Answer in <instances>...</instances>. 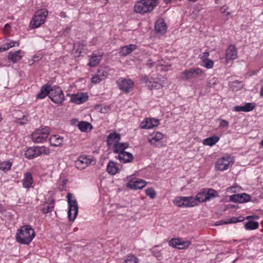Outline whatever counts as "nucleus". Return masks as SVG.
I'll list each match as a JSON object with an SVG mask.
<instances>
[{"label":"nucleus","instance_id":"f257e3e1","mask_svg":"<svg viewBox=\"0 0 263 263\" xmlns=\"http://www.w3.org/2000/svg\"><path fill=\"white\" fill-rule=\"evenodd\" d=\"M35 236L34 230L30 226H23L16 233V239L21 244L28 245Z\"/></svg>","mask_w":263,"mask_h":263},{"label":"nucleus","instance_id":"f03ea898","mask_svg":"<svg viewBox=\"0 0 263 263\" xmlns=\"http://www.w3.org/2000/svg\"><path fill=\"white\" fill-rule=\"evenodd\" d=\"M157 4V0H140L135 3L134 11L141 14L149 13L154 9Z\"/></svg>","mask_w":263,"mask_h":263},{"label":"nucleus","instance_id":"7ed1b4c3","mask_svg":"<svg viewBox=\"0 0 263 263\" xmlns=\"http://www.w3.org/2000/svg\"><path fill=\"white\" fill-rule=\"evenodd\" d=\"M48 14V11L45 9H41L35 11L30 22V26L32 28H38L43 24Z\"/></svg>","mask_w":263,"mask_h":263},{"label":"nucleus","instance_id":"20e7f679","mask_svg":"<svg viewBox=\"0 0 263 263\" xmlns=\"http://www.w3.org/2000/svg\"><path fill=\"white\" fill-rule=\"evenodd\" d=\"M50 150L44 146H32L29 147L25 152V157L28 159H33L42 154L49 155Z\"/></svg>","mask_w":263,"mask_h":263},{"label":"nucleus","instance_id":"39448f33","mask_svg":"<svg viewBox=\"0 0 263 263\" xmlns=\"http://www.w3.org/2000/svg\"><path fill=\"white\" fill-rule=\"evenodd\" d=\"M147 140L150 144L154 147H160L166 145L164 135L158 132H153L148 135Z\"/></svg>","mask_w":263,"mask_h":263},{"label":"nucleus","instance_id":"423d86ee","mask_svg":"<svg viewBox=\"0 0 263 263\" xmlns=\"http://www.w3.org/2000/svg\"><path fill=\"white\" fill-rule=\"evenodd\" d=\"M49 134V129L47 127L37 128L31 135V139L34 143H42L45 142Z\"/></svg>","mask_w":263,"mask_h":263},{"label":"nucleus","instance_id":"0eeeda50","mask_svg":"<svg viewBox=\"0 0 263 263\" xmlns=\"http://www.w3.org/2000/svg\"><path fill=\"white\" fill-rule=\"evenodd\" d=\"M234 161L229 155L222 157L217 159L215 163V170L218 171H224L232 166Z\"/></svg>","mask_w":263,"mask_h":263},{"label":"nucleus","instance_id":"6e6552de","mask_svg":"<svg viewBox=\"0 0 263 263\" xmlns=\"http://www.w3.org/2000/svg\"><path fill=\"white\" fill-rule=\"evenodd\" d=\"M69 204L68 216L70 221H74L78 213V205L75 199H72V195L68 193L67 195Z\"/></svg>","mask_w":263,"mask_h":263},{"label":"nucleus","instance_id":"1a4fd4ad","mask_svg":"<svg viewBox=\"0 0 263 263\" xmlns=\"http://www.w3.org/2000/svg\"><path fill=\"white\" fill-rule=\"evenodd\" d=\"M49 98L53 102L58 104H62L65 100L63 91L57 86H51Z\"/></svg>","mask_w":263,"mask_h":263},{"label":"nucleus","instance_id":"9d476101","mask_svg":"<svg viewBox=\"0 0 263 263\" xmlns=\"http://www.w3.org/2000/svg\"><path fill=\"white\" fill-rule=\"evenodd\" d=\"M173 202L178 207H193L197 205L193 197H177L173 200Z\"/></svg>","mask_w":263,"mask_h":263},{"label":"nucleus","instance_id":"9b49d317","mask_svg":"<svg viewBox=\"0 0 263 263\" xmlns=\"http://www.w3.org/2000/svg\"><path fill=\"white\" fill-rule=\"evenodd\" d=\"M202 72V70L199 68L185 70L181 73V78L185 80H191L201 75Z\"/></svg>","mask_w":263,"mask_h":263},{"label":"nucleus","instance_id":"f8f14e48","mask_svg":"<svg viewBox=\"0 0 263 263\" xmlns=\"http://www.w3.org/2000/svg\"><path fill=\"white\" fill-rule=\"evenodd\" d=\"M117 84L119 88L126 92L128 93L133 88L134 83L131 79H126L120 78L117 81Z\"/></svg>","mask_w":263,"mask_h":263},{"label":"nucleus","instance_id":"ddd939ff","mask_svg":"<svg viewBox=\"0 0 263 263\" xmlns=\"http://www.w3.org/2000/svg\"><path fill=\"white\" fill-rule=\"evenodd\" d=\"M146 182L143 180L137 178L130 179L126 184L127 187L133 190H141L145 187Z\"/></svg>","mask_w":263,"mask_h":263},{"label":"nucleus","instance_id":"4468645a","mask_svg":"<svg viewBox=\"0 0 263 263\" xmlns=\"http://www.w3.org/2000/svg\"><path fill=\"white\" fill-rule=\"evenodd\" d=\"M168 244L170 246L178 249H185L191 245V242L190 241H184L181 238H172L169 241Z\"/></svg>","mask_w":263,"mask_h":263},{"label":"nucleus","instance_id":"2eb2a0df","mask_svg":"<svg viewBox=\"0 0 263 263\" xmlns=\"http://www.w3.org/2000/svg\"><path fill=\"white\" fill-rule=\"evenodd\" d=\"M93 160L87 156H81L75 162V165L79 170H83L91 164Z\"/></svg>","mask_w":263,"mask_h":263},{"label":"nucleus","instance_id":"dca6fc26","mask_svg":"<svg viewBox=\"0 0 263 263\" xmlns=\"http://www.w3.org/2000/svg\"><path fill=\"white\" fill-rule=\"evenodd\" d=\"M159 124V120L153 118H146L140 124L141 129H151Z\"/></svg>","mask_w":263,"mask_h":263},{"label":"nucleus","instance_id":"f3484780","mask_svg":"<svg viewBox=\"0 0 263 263\" xmlns=\"http://www.w3.org/2000/svg\"><path fill=\"white\" fill-rule=\"evenodd\" d=\"M250 200V196L246 193H241L231 195L230 200L235 203L246 202Z\"/></svg>","mask_w":263,"mask_h":263},{"label":"nucleus","instance_id":"a211bd4d","mask_svg":"<svg viewBox=\"0 0 263 263\" xmlns=\"http://www.w3.org/2000/svg\"><path fill=\"white\" fill-rule=\"evenodd\" d=\"M103 56V53L100 51H94L89 59L88 65L90 67H95L98 65Z\"/></svg>","mask_w":263,"mask_h":263},{"label":"nucleus","instance_id":"6ab92c4d","mask_svg":"<svg viewBox=\"0 0 263 263\" xmlns=\"http://www.w3.org/2000/svg\"><path fill=\"white\" fill-rule=\"evenodd\" d=\"M88 99V96L85 93L73 94L71 95L70 101L77 104H82Z\"/></svg>","mask_w":263,"mask_h":263},{"label":"nucleus","instance_id":"aec40b11","mask_svg":"<svg viewBox=\"0 0 263 263\" xmlns=\"http://www.w3.org/2000/svg\"><path fill=\"white\" fill-rule=\"evenodd\" d=\"M24 55V52L21 50L14 52L10 51L8 55V59L13 63L20 61Z\"/></svg>","mask_w":263,"mask_h":263},{"label":"nucleus","instance_id":"412c9836","mask_svg":"<svg viewBox=\"0 0 263 263\" xmlns=\"http://www.w3.org/2000/svg\"><path fill=\"white\" fill-rule=\"evenodd\" d=\"M237 57V51L234 45H230L226 50V58L227 60H234Z\"/></svg>","mask_w":263,"mask_h":263},{"label":"nucleus","instance_id":"4be33fe9","mask_svg":"<svg viewBox=\"0 0 263 263\" xmlns=\"http://www.w3.org/2000/svg\"><path fill=\"white\" fill-rule=\"evenodd\" d=\"M51 88V85L48 84L42 86L40 91L36 95V98L38 99H42L45 98L47 96H48L49 97Z\"/></svg>","mask_w":263,"mask_h":263},{"label":"nucleus","instance_id":"5701e85b","mask_svg":"<svg viewBox=\"0 0 263 263\" xmlns=\"http://www.w3.org/2000/svg\"><path fill=\"white\" fill-rule=\"evenodd\" d=\"M128 146L129 145L127 143H120L119 142L114 144L112 147L113 152L118 155L122 153H125L126 152L125 151V149L128 148Z\"/></svg>","mask_w":263,"mask_h":263},{"label":"nucleus","instance_id":"b1692460","mask_svg":"<svg viewBox=\"0 0 263 263\" xmlns=\"http://www.w3.org/2000/svg\"><path fill=\"white\" fill-rule=\"evenodd\" d=\"M116 158L119 160L120 162L128 163L133 161L134 156L131 153L126 152L119 154Z\"/></svg>","mask_w":263,"mask_h":263},{"label":"nucleus","instance_id":"393cba45","mask_svg":"<svg viewBox=\"0 0 263 263\" xmlns=\"http://www.w3.org/2000/svg\"><path fill=\"white\" fill-rule=\"evenodd\" d=\"M137 48V46L135 44H129L125 46L121 47V50L119 52V54L121 56L125 57L130 53H132L133 51L136 50Z\"/></svg>","mask_w":263,"mask_h":263},{"label":"nucleus","instance_id":"a878e982","mask_svg":"<svg viewBox=\"0 0 263 263\" xmlns=\"http://www.w3.org/2000/svg\"><path fill=\"white\" fill-rule=\"evenodd\" d=\"M22 182L23 187L25 188L28 189L32 186L33 180L30 172H27L24 174Z\"/></svg>","mask_w":263,"mask_h":263},{"label":"nucleus","instance_id":"bb28decb","mask_svg":"<svg viewBox=\"0 0 263 263\" xmlns=\"http://www.w3.org/2000/svg\"><path fill=\"white\" fill-rule=\"evenodd\" d=\"M121 139V135L116 132L110 134L107 137L106 142L108 145H111L119 142Z\"/></svg>","mask_w":263,"mask_h":263},{"label":"nucleus","instance_id":"cd10ccee","mask_svg":"<svg viewBox=\"0 0 263 263\" xmlns=\"http://www.w3.org/2000/svg\"><path fill=\"white\" fill-rule=\"evenodd\" d=\"M63 137L58 135H52L49 138V142L51 146H61L63 142Z\"/></svg>","mask_w":263,"mask_h":263},{"label":"nucleus","instance_id":"c85d7f7f","mask_svg":"<svg viewBox=\"0 0 263 263\" xmlns=\"http://www.w3.org/2000/svg\"><path fill=\"white\" fill-rule=\"evenodd\" d=\"M155 29L157 33H164L166 30V25L162 18L157 21L155 25Z\"/></svg>","mask_w":263,"mask_h":263},{"label":"nucleus","instance_id":"c756f323","mask_svg":"<svg viewBox=\"0 0 263 263\" xmlns=\"http://www.w3.org/2000/svg\"><path fill=\"white\" fill-rule=\"evenodd\" d=\"M107 72L103 69L98 70L97 74L92 77L91 78V82L97 84L100 83L105 77L107 76Z\"/></svg>","mask_w":263,"mask_h":263},{"label":"nucleus","instance_id":"7c9ffc66","mask_svg":"<svg viewBox=\"0 0 263 263\" xmlns=\"http://www.w3.org/2000/svg\"><path fill=\"white\" fill-rule=\"evenodd\" d=\"M106 171L108 173L111 175H115L119 171L117 163L114 161H110L107 164Z\"/></svg>","mask_w":263,"mask_h":263},{"label":"nucleus","instance_id":"2f4dec72","mask_svg":"<svg viewBox=\"0 0 263 263\" xmlns=\"http://www.w3.org/2000/svg\"><path fill=\"white\" fill-rule=\"evenodd\" d=\"M78 127L82 132H88L92 128L91 124L86 121H81L79 122L78 124Z\"/></svg>","mask_w":263,"mask_h":263},{"label":"nucleus","instance_id":"473e14b6","mask_svg":"<svg viewBox=\"0 0 263 263\" xmlns=\"http://www.w3.org/2000/svg\"><path fill=\"white\" fill-rule=\"evenodd\" d=\"M219 140V138L216 135L205 139L203 144L205 145L213 146Z\"/></svg>","mask_w":263,"mask_h":263},{"label":"nucleus","instance_id":"72a5a7b5","mask_svg":"<svg viewBox=\"0 0 263 263\" xmlns=\"http://www.w3.org/2000/svg\"><path fill=\"white\" fill-rule=\"evenodd\" d=\"M12 165V162L10 160L0 162V170L6 173L11 169Z\"/></svg>","mask_w":263,"mask_h":263},{"label":"nucleus","instance_id":"f704fd0d","mask_svg":"<svg viewBox=\"0 0 263 263\" xmlns=\"http://www.w3.org/2000/svg\"><path fill=\"white\" fill-rule=\"evenodd\" d=\"M18 45L19 43L17 41H10L6 43L0 47V52L6 51L13 47L18 46Z\"/></svg>","mask_w":263,"mask_h":263},{"label":"nucleus","instance_id":"c9c22d12","mask_svg":"<svg viewBox=\"0 0 263 263\" xmlns=\"http://www.w3.org/2000/svg\"><path fill=\"white\" fill-rule=\"evenodd\" d=\"M54 206V200L52 199L51 202L49 204H45L43 209L42 212L44 214H47L51 212Z\"/></svg>","mask_w":263,"mask_h":263},{"label":"nucleus","instance_id":"e433bc0d","mask_svg":"<svg viewBox=\"0 0 263 263\" xmlns=\"http://www.w3.org/2000/svg\"><path fill=\"white\" fill-rule=\"evenodd\" d=\"M195 199V202L197 203V201L199 202H205L208 201V198L206 197V194L205 192H200L198 193L195 198H194Z\"/></svg>","mask_w":263,"mask_h":263},{"label":"nucleus","instance_id":"4c0bfd02","mask_svg":"<svg viewBox=\"0 0 263 263\" xmlns=\"http://www.w3.org/2000/svg\"><path fill=\"white\" fill-rule=\"evenodd\" d=\"M138 258L133 254L127 255L124 259V263H138Z\"/></svg>","mask_w":263,"mask_h":263},{"label":"nucleus","instance_id":"58836bf2","mask_svg":"<svg viewBox=\"0 0 263 263\" xmlns=\"http://www.w3.org/2000/svg\"><path fill=\"white\" fill-rule=\"evenodd\" d=\"M259 224L254 221H249L245 224V228L247 230H254L258 228Z\"/></svg>","mask_w":263,"mask_h":263},{"label":"nucleus","instance_id":"ea45409f","mask_svg":"<svg viewBox=\"0 0 263 263\" xmlns=\"http://www.w3.org/2000/svg\"><path fill=\"white\" fill-rule=\"evenodd\" d=\"M147 87L150 90L159 89L162 87V85L160 83L151 81L148 84Z\"/></svg>","mask_w":263,"mask_h":263},{"label":"nucleus","instance_id":"a19ab883","mask_svg":"<svg viewBox=\"0 0 263 263\" xmlns=\"http://www.w3.org/2000/svg\"><path fill=\"white\" fill-rule=\"evenodd\" d=\"M205 194L206 197L208 198V200L217 196V192L213 189H209L207 192L205 193Z\"/></svg>","mask_w":263,"mask_h":263},{"label":"nucleus","instance_id":"79ce46f5","mask_svg":"<svg viewBox=\"0 0 263 263\" xmlns=\"http://www.w3.org/2000/svg\"><path fill=\"white\" fill-rule=\"evenodd\" d=\"M243 106L245 112H249L255 108V104L254 103H246Z\"/></svg>","mask_w":263,"mask_h":263},{"label":"nucleus","instance_id":"37998d69","mask_svg":"<svg viewBox=\"0 0 263 263\" xmlns=\"http://www.w3.org/2000/svg\"><path fill=\"white\" fill-rule=\"evenodd\" d=\"M145 194L147 196L149 197L151 199H154L156 197V192L155 191L154 189L152 187L147 188L145 190Z\"/></svg>","mask_w":263,"mask_h":263},{"label":"nucleus","instance_id":"c03bdc74","mask_svg":"<svg viewBox=\"0 0 263 263\" xmlns=\"http://www.w3.org/2000/svg\"><path fill=\"white\" fill-rule=\"evenodd\" d=\"M204 63L203 66L208 69H211L213 68L214 65V62L210 59L205 60L202 61Z\"/></svg>","mask_w":263,"mask_h":263},{"label":"nucleus","instance_id":"a18cd8bd","mask_svg":"<svg viewBox=\"0 0 263 263\" xmlns=\"http://www.w3.org/2000/svg\"><path fill=\"white\" fill-rule=\"evenodd\" d=\"M28 121L27 117L24 115L22 118H18L16 120V122L20 125H24Z\"/></svg>","mask_w":263,"mask_h":263},{"label":"nucleus","instance_id":"49530a36","mask_svg":"<svg viewBox=\"0 0 263 263\" xmlns=\"http://www.w3.org/2000/svg\"><path fill=\"white\" fill-rule=\"evenodd\" d=\"M219 120L220 121L219 126L220 127L228 128L229 127V123L227 121L223 120V119H219Z\"/></svg>","mask_w":263,"mask_h":263},{"label":"nucleus","instance_id":"de8ad7c7","mask_svg":"<svg viewBox=\"0 0 263 263\" xmlns=\"http://www.w3.org/2000/svg\"><path fill=\"white\" fill-rule=\"evenodd\" d=\"M242 221V218L241 217H232L231 218L228 223H236L237 222H240ZM226 223H228V222H226Z\"/></svg>","mask_w":263,"mask_h":263},{"label":"nucleus","instance_id":"09e8293b","mask_svg":"<svg viewBox=\"0 0 263 263\" xmlns=\"http://www.w3.org/2000/svg\"><path fill=\"white\" fill-rule=\"evenodd\" d=\"M141 81L143 83H148L149 84V81H151L148 76L147 75H141Z\"/></svg>","mask_w":263,"mask_h":263},{"label":"nucleus","instance_id":"8fccbe9b","mask_svg":"<svg viewBox=\"0 0 263 263\" xmlns=\"http://www.w3.org/2000/svg\"><path fill=\"white\" fill-rule=\"evenodd\" d=\"M244 109H244L243 105L236 106L234 108V110L235 111H237V112H240V111L245 112Z\"/></svg>","mask_w":263,"mask_h":263},{"label":"nucleus","instance_id":"3c124183","mask_svg":"<svg viewBox=\"0 0 263 263\" xmlns=\"http://www.w3.org/2000/svg\"><path fill=\"white\" fill-rule=\"evenodd\" d=\"M209 55L210 54L209 52H203L202 55L200 57L201 59L202 60V61L209 59L208 58L209 57Z\"/></svg>","mask_w":263,"mask_h":263},{"label":"nucleus","instance_id":"603ef678","mask_svg":"<svg viewBox=\"0 0 263 263\" xmlns=\"http://www.w3.org/2000/svg\"><path fill=\"white\" fill-rule=\"evenodd\" d=\"M154 62L151 59L147 60L146 62L147 67H148V68H151L154 66Z\"/></svg>","mask_w":263,"mask_h":263},{"label":"nucleus","instance_id":"864d4df0","mask_svg":"<svg viewBox=\"0 0 263 263\" xmlns=\"http://www.w3.org/2000/svg\"><path fill=\"white\" fill-rule=\"evenodd\" d=\"M227 7H225L224 6L221 8V11L222 13H226L227 15H229L230 14V12H227L226 10L227 9Z\"/></svg>","mask_w":263,"mask_h":263},{"label":"nucleus","instance_id":"5fc2aeb1","mask_svg":"<svg viewBox=\"0 0 263 263\" xmlns=\"http://www.w3.org/2000/svg\"><path fill=\"white\" fill-rule=\"evenodd\" d=\"M108 110L109 107H104V108L101 109V111L102 113H106L108 111Z\"/></svg>","mask_w":263,"mask_h":263},{"label":"nucleus","instance_id":"6e6d98bb","mask_svg":"<svg viewBox=\"0 0 263 263\" xmlns=\"http://www.w3.org/2000/svg\"><path fill=\"white\" fill-rule=\"evenodd\" d=\"M10 25L8 24H7L5 26V29L6 30H8L10 28Z\"/></svg>","mask_w":263,"mask_h":263},{"label":"nucleus","instance_id":"4d7b16f0","mask_svg":"<svg viewBox=\"0 0 263 263\" xmlns=\"http://www.w3.org/2000/svg\"><path fill=\"white\" fill-rule=\"evenodd\" d=\"M260 93L261 96H263V86H262V87L261 88Z\"/></svg>","mask_w":263,"mask_h":263},{"label":"nucleus","instance_id":"13d9d810","mask_svg":"<svg viewBox=\"0 0 263 263\" xmlns=\"http://www.w3.org/2000/svg\"><path fill=\"white\" fill-rule=\"evenodd\" d=\"M172 0H164L166 3H170Z\"/></svg>","mask_w":263,"mask_h":263},{"label":"nucleus","instance_id":"bf43d9fd","mask_svg":"<svg viewBox=\"0 0 263 263\" xmlns=\"http://www.w3.org/2000/svg\"><path fill=\"white\" fill-rule=\"evenodd\" d=\"M190 2H195L197 1L198 0H188Z\"/></svg>","mask_w":263,"mask_h":263},{"label":"nucleus","instance_id":"052dcab7","mask_svg":"<svg viewBox=\"0 0 263 263\" xmlns=\"http://www.w3.org/2000/svg\"><path fill=\"white\" fill-rule=\"evenodd\" d=\"M260 144L263 146V139L261 141Z\"/></svg>","mask_w":263,"mask_h":263},{"label":"nucleus","instance_id":"680f3d73","mask_svg":"<svg viewBox=\"0 0 263 263\" xmlns=\"http://www.w3.org/2000/svg\"><path fill=\"white\" fill-rule=\"evenodd\" d=\"M250 218H251V216H248V217H247V219H249Z\"/></svg>","mask_w":263,"mask_h":263},{"label":"nucleus","instance_id":"e2e57ef3","mask_svg":"<svg viewBox=\"0 0 263 263\" xmlns=\"http://www.w3.org/2000/svg\"><path fill=\"white\" fill-rule=\"evenodd\" d=\"M261 224L263 225V221L261 222Z\"/></svg>","mask_w":263,"mask_h":263}]
</instances>
